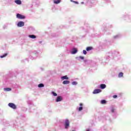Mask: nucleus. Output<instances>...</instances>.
<instances>
[{
  "label": "nucleus",
  "mask_w": 131,
  "mask_h": 131,
  "mask_svg": "<svg viewBox=\"0 0 131 131\" xmlns=\"http://www.w3.org/2000/svg\"><path fill=\"white\" fill-rule=\"evenodd\" d=\"M16 18H17L18 19H25V18H26V17L25 15H21L19 13H17L16 14Z\"/></svg>",
  "instance_id": "1"
},
{
  "label": "nucleus",
  "mask_w": 131,
  "mask_h": 131,
  "mask_svg": "<svg viewBox=\"0 0 131 131\" xmlns=\"http://www.w3.org/2000/svg\"><path fill=\"white\" fill-rule=\"evenodd\" d=\"M70 124V122H69V120H66L64 122L65 128H67V129L69 127Z\"/></svg>",
  "instance_id": "2"
},
{
  "label": "nucleus",
  "mask_w": 131,
  "mask_h": 131,
  "mask_svg": "<svg viewBox=\"0 0 131 131\" xmlns=\"http://www.w3.org/2000/svg\"><path fill=\"white\" fill-rule=\"evenodd\" d=\"M8 106L9 107H10V108H12V109H16L17 108V106H16V105H15V104L13 103H9L8 104Z\"/></svg>",
  "instance_id": "3"
},
{
  "label": "nucleus",
  "mask_w": 131,
  "mask_h": 131,
  "mask_svg": "<svg viewBox=\"0 0 131 131\" xmlns=\"http://www.w3.org/2000/svg\"><path fill=\"white\" fill-rule=\"evenodd\" d=\"M24 25H25V24H24V22L23 21H19L17 23L18 27H23V26H24Z\"/></svg>",
  "instance_id": "4"
},
{
  "label": "nucleus",
  "mask_w": 131,
  "mask_h": 131,
  "mask_svg": "<svg viewBox=\"0 0 131 131\" xmlns=\"http://www.w3.org/2000/svg\"><path fill=\"white\" fill-rule=\"evenodd\" d=\"M77 52H78L77 48H73L71 52V54H72V55H74L75 54H76Z\"/></svg>",
  "instance_id": "5"
},
{
  "label": "nucleus",
  "mask_w": 131,
  "mask_h": 131,
  "mask_svg": "<svg viewBox=\"0 0 131 131\" xmlns=\"http://www.w3.org/2000/svg\"><path fill=\"white\" fill-rule=\"evenodd\" d=\"M102 92V90L100 89H95L93 92V94H99V93H101Z\"/></svg>",
  "instance_id": "6"
},
{
  "label": "nucleus",
  "mask_w": 131,
  "mask_h": 131,
  "mask_svg": "<svg viewBox=\"0 0 131 131\" xmlns=\"http://www.w3.org/2000/svg\"><path fill=\"white\" fill-rule=\"evenodd\" d=\"M62 97L58 96L56 99V102H61V101H62Z\"/></svg>",
  "instance_id": "7"
},
{
  "label": "nucleus",
  "mask_w": 131,
  "mask_h": 131,
  "mask_svg": "<svg viewBox=\"0 0 131 131\" xmlns=\"http://www.w3.org/2000/svg\"><path fill=\"white\" fill-rule=\"evenodd\" d=\"M15 4H17V5H21L22 4V2L20 0H16L15 1Z\"/></svg>",
  "instance_id": "8"
},
{
  "label": "nucleus",
  "mask_w": 131,
  "mask_h": 131,
  "mask_svg": "<svg viewBox=\"0 0 131 131\" xmlns=\"http://www.w3.org/2000/svg\"><path fill=\"white\" fill-rule=\"evenodd\" d=\"M60 3H61V0H54V4L57 5L58 4H60Z\"/></svg>",
  "instance_id": "9"
},
{
  "label": "nucleus",
  "mask_w": 131,
  "mask_h": 131,
  "mask_svg": "<svg viewBox=\"0 0 131 131\" xmlns=\"http://www.w3.org/2000/svg\"><path fill=\"white\" fill-rule=\"evenodd\" d=\"M69 83H70V81L68 80L63 81L62 82L63 84H69Z\"/></svg>",
  "instance_id": "10"
},
{
  "label": "nucleus",
  "mask_w": 131,
  "mask_h": 131,
  "mask_svg": "<svg viewBox=\"0 0 131 131\" xmlns=\"http://www.w3.org/2000/svg\"><path fill=\"white\" fill-rule=\"evenodd\" d=\"M100 88L102 90H104V89H106V84H100Z\"/></svg>",
  "instance_id": "11"
},
{
  "label": "nucleus",
  "mask_w": 131,
  "mask_h": 131,
  "mask_svg": "<svg viewBox=\"0 0 131 131\" xmlns=\"http://www.w3.org/2000/svg\"><path fill=\"white\" fill-rule=\"evenodd\" d=\"M86 50L88 52H89V51H92V50H93V47H88L86 48Z\"/></svg>",
  "instance_id": "12"
},
{
  "label": "nucleus",
  "mask_w": 131,
  "mask_h": 131,
  "mask_svg": "<svg viewBox=\"0 0 131 131\" xmlns=\"http://www.w3.org/2000/svg\"><path fill=\"white\" fill-rule=\"evenodd\" d=\"M61 79H62V80H64V79H69V78L67 76H64L61 77Z\"/></svg>",
  "instance_id": "13"
},
{
  "label": "nucleus",
  "mask_w": 131,
  "mask_h": 131,
  "mask_svg": "<svg viewBox=\"0 0 131 131\" xmlns=\"http://www.w3.org/2000/svg\"><path fill=\"white\" fill-rule=\"evenodd\" d=\"M4 90L6 92H10V91H12V89L11 88H4Z\"/></svg>",
  "instance_id": "14"
},
{
  "label": "nucleus",
  "mask_w": 131,
  "mask_h": 131,
  "mask_svg": "<svg viewBox=\"0 0 131 131\" xmlns=\"http://www.w3.org/2000/svg\"><path fill=\"white\" fill-rule=\"evenodd\" d=\"M29 37H30V38H36V36L34 35H30L29 36Z\"/></svg>",
  "instance_id": "15"
},
{
  "label": "nucleus",
  "mask_w": 131,
  "mask_h": 131,
  "mask_svg": "<svg viewBox=\"0 0 131 131\" xmlns=\"http://www.w3.org/2000/svg\"><path fill=\"white\" fill-rule=\"evenodd\" d=\"M123 76V73L120 72L118 75V77H122Z\"/></svg>",
  "instance_id": "16"
},
{
  "label": "nucleus",
  "mask_w": 131,
  "mask_h": 131,
  "mask_svg": "<svg viewBox=\"0 0 131 131\" xmlns=\"http://www.w3.org/2000/svg\"><path fill=\"white\" fill-rule=\"evenodd\" d=\"M38 88H43V86H45V85H43V84L42 83H40L38 85Z\"/></svg>",
  "instance_id": "17"
},
{
  "label": "nucleus",
  "mask_w": 131,
  "mask_h": 131,
  "mask_svg": "<svg viewBox=\"0 0 131 131\" xmlns=\"http://www.w3.org/2000/svg\"><path fill=\"white\" fill-rule=\"evenodd\" d=\"M6 56H8V54L5 53L4 55H1L0 58H5V57H6Z\"/></svg>",
  "instance_id": "18"
},
{
  "label": "nucleus",
  "mask_w": 131,
  "mask_h": 131,
  "mask_svg": "<svg viewBox=\"0 0 131 131\" xmlns=\"http://www.w3.org/2000/svg\"><path fill=\"white\" fill-rule=\"evenodd\" d=\"M101 104H106V103H107V102L105 100H101Z\"/></svg>",
  "instance_id": "19"
},
{
  "label": "nucleus",
  "mask_w": 131,
  "mask_h": 131,
  "mask_svg": "<svg viewBox=\"0 0 131 131\" xmlns=\"http://www.w3.org/2000/svg\"><path fill=\"white\" fill-rule=\"evenodd\" d=\"M52 94L53 95V96H54V97H57V93H56L54 92H52Z\"/></svg>",
  "instance_id": "20"
},
{
  "label": "nucleus",
  "mask_w": 131,
  "mask_h": 131,
  "mask_svg": "<svg viewBox=\"0 0 131 131\" xmlns=\"http://www.w3.org/2000/svg\"><path fill=\"white\" fill-rule=\"evenodd\" d=\"M71 2H72L73 3H74V4H76L77 5H78V3L76 1H73L72 0H71Z\"/></svg>",
  "instance_id": "21"
},
{
  "label": "nucleus",
  "mask_w": 131,
  "mask_h": 131,
  "mask_svg": "<svg viewBox=\"0 0 131 131\" xmlns=\"http://www.w3.org/2000/svg\"><path fill=\"white\" fill-rule=\"evenodd\" d=\"M72 84L73 85H75L77 84V82H76L75 81H74V82H72Z\"/></svg>",
  "instance_id": "22"
},
{
  "label": "nucleus",
  "mask_w": 131,
  "mask_h": 131,
  "mask_svg": "<svg viewBox=\"0 0 131 131\" xmlns=\"http://www.w3.org/2000/svg\"><path fill=\"white\" fill-rule=\"evenodd\" d=\"M83 108L82 106H80L79 107V111H81L82 110Z\"/></svg>",
  "instance_id": "23"
},
{
  "label": "nucleus",
  "mask_w": 131,
  "mask_h": 131,
  "mask_svg": "<svg viewBox=\"0 0 131 131\" xmlns=\"http://www.w3.org/2000/svg\"><path fill=\"white\" fill-rule=\"evenodd\" d=\"M83 53L84 55H86V51L83 50Z\"/></svg>",
  "instance_id": "24"
},
{
  "label": "nucleus",
  "mask_w": 131,
  "mask_h": 131,
  "mask_svg": "<svg viewBox=\"0 0 131 131\" xmlns=\"http://www.w3.org/2000/svg\"><path fill=\"white\" fill-rule=\"evenodd\" d=\"M79 58H80V59H81L82 60H83V59H84V57H83V56H80Z\"/></svg>",
  "instance_id": "25"
},
{
  "label": "nucleus",
  "mask_w": 131,
  "mask_h": 131,
  "mask_svg": "<svg viewBox=\"0 0 131 131\" xmlns=\"http://www.w3.org/2000/svg\"><path fill=\"white\" fill-rule=\"evenodd\" d=\"M113 98H114V99H116V98H117V95H114Z\"/></svg>",
  "instance_id": "26"
},
{
  "label": "nucleus",
  "mask_w": 131,
  "mask_h": 131,
  "mask_svg": "<svg viewBox=\"0 0 131 131\" xmlns=\"http://www.w3.org/2000/svg\"><path fill=\"white\" fill-rule=\"evenodd\" d=\"M115 111V110L114 108H112V112H114V111Z\"/></svg>",
  "instance_id": "27"
},
{
  "label": "nucleus",
  "mask_w": 131,
  "mask_h": 131,
  "mask_svg": "<svg viewBox=\"0 0 131 131\" xmlns=\"http://www.w3.org/2000/svg\"><path fill=\"white\" fill-rule=\"evenodd\" d=\"M80 106L81 107L82 106H83V104H82V103H80Z\"/></svg>",
  "instance_id": "28"
},
{
  "label": "nucleus",
  "mask_w": 131,
  "mask_h": 131,
  "mask_svg": "<svg viewBox=\"0 0 131 131\" xmlns=\"http://www.w3.org/2000/svg\"><path fill=\"white\" fill-rule=\"evenodd\" d=\"M86 131H90V129H88V130H86Z\"/></svg>",
  "instance_id": "29"
},
{
  "label": "nucleus",
  "mask_w": 131,
  "mask_h": 131,
  "mask_svg": "<svg viewBox=\"0 0 131 131\" xmlns=\"http://www.w3.org/2000/svg\"><path fill=\"white\" fill-rule=\"evenodd\" d=\"M81 4H83V2H82Z\"/></svg>",
  "instance_id": "30"
}]
</instances>
